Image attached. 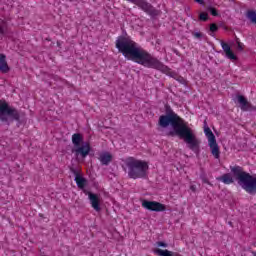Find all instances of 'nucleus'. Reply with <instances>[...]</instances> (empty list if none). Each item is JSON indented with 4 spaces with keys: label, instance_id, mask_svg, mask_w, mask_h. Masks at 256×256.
<instances>
[{
    "label": "nucleus",
    "instance_id": "obj_1",
    "mask_svg": "<svg viewBox=\"0 0 256 256\" xmlns=\"http://www.w3.org/2000/svg\"><path fill=\"white\" fill-rule=\"evenodd\" d=\"M164 115H161L158 120V126L161 129H167L169 125L172 127L171 130L166 132V137H179L184 143H186L188 149L193 151L196 155H199L201 151V140L197 138L195 132L189 124L181 118L177 113L171 109V106H166Z\"/></svg>",
    "mask_w": 256,
    "mask_h": 256
},
{
    "label": "nucleus",
    "instance_id": "obj_2",
    "mask_svg": "<svg viewBox=\"0 0 256 256\" xmlns=\"http://www.w3.org/2000/svg\"><path fill=\"white\" fill-rule=\"evenodd\" d=\"M116 49H118L119 53H122L125 59L134 61L138 65H143V67L150 69H157L158 71H167V66L153 57L149 52L137 46V43L129 36H119L116 40Z\"/></svg>",
    "mask_w": 256,
    "mask_h": 256
},
{
    "label": "nucleus",
    "instance_id": "obj_3",
    "mask_svg": "<svg viewBox=\"0 0 256 256\" xmlns=\"http://www.w3.org/2000/svg\"><path fill=\"white\" fill-rule=\"evenodd\" d=\"M125 165L128 168V177L130 179H146L149 164L146 161L139 160L134 157H128L125 160Z\"/></svg>",
    "mask_w": 256,
    "mask_h": 256
},
{
    "label": "nucleus",
    "instance_id": "obj_4",
    "mask_svg": "<svg viewBox=\"0 0 256 256\" xmlns=\"http://www.w3.org/2000/svg\"><path fill=\"white\" fill-rule=\"evenodd\" d=\"M25 117V113L21 112L17 108L9 105L7 101H0V121L2 123H6V125H11L13 121H17V123H21V119Z\"/></svg>",
    "mask_w": 256,
    "mask_h": 256
},
{
    "label": "nucleus",
    "instance_id": "obj_5",
    "mask_svg": "<svg viewBox=\"0 0 256 256\" xmlns=\"http://www.w3.org/2000/svg\"><path fill=\"white\" fill-rule=\"evenodd\" d=\"M128 1L140 7V9H142L144 13H147V15H150V17H158V15H161V10L155 9L153 5L149 4V2L145 0H128Z\"/></svg>",
    "mask_w": 256,
    "mask_h": 256
},
{
    "label": "nucleus",
    "instance_id": "obj_6",
    "mask_svg": "<svg viewBox=\"0 0 256 256\" xmlns=\"http://www.w3.org/2000/svg\"><path fill=\"white\" fill-rule=\"evenodd\" d=\"M142 207H144V209H147L148 211H155L156 213L167 210V207L164 204L149 200L142 201Z\"/></svg>",
    "mask_w": 256,
    "mask_h": 256
},
{
    "label": "nucleus",
    "instance_id": "obj_7",
    "mask_svg": "<svg viewBox=\"0 0 256 256\" xmlns=\"http://www.w3.org/2000/svg\"><path fill=\"white\" fill-rule=\"evenodd\" d=\"M90 152L91 144H89L88 142H85L82 146L76 147V149H72V153H75L76 157H79V155H81L83 159H85V157H87Z\"/></svg>",
    "mask_w": 256,
    "mask_h": 256
},
{
    "label": "nucleus",
    "instance_id": "obj_8",
    "mask_svg": "<svg viewBox=\"0 0 256 256\" xmlns=\"http://www.w3.org/2000/svg\"><path fill=\"white\" fill-rule=\"evenodd\" d=\"M85 195H88L89 201H90V205L92 206L94 211H101V205L99 203V195L93 193V192H89L87 190H84Z\"/></svg>",
    "mask_w": 256,
    "mask_h": 256
},
{
    "label": "nucleus",
    "instance_id": "obj_9",
    "mask_svg": "<svg viewBox=\"0 0 256 256\" xmlns=\"http://www.w3.org/2000/svg\"><path fill=\"white\" fill-rule=\"evenodd\" d=\"M220 43L227 59H230V61H237V56L233 53V50H231V46L224 41H221Z\"/></svg>",
    "mask_w": 256,
    "mask_h": 256
},
{
    "label": "nucleus",
    "instance_id": "obj_10",
    "mask_svg": "<svg viewBox=\"0 0 256 256\" xmlns=\"http://www.w3.org/2000/svg\"><path fill=\"white\" fill-rule=\"evenodd\" d=\"M237 102L240 105L241 111H251V109H253L251 103H249V101H247V98H245V96L243 95L237 96Z\"/></svg>",
    "mask_w": 256,
    "mask_h": 256
},
{
    "label": "nucleus",
    "instance_id": "obj_11",
    "mask_svg": "<svg viewBox=\"0 0 256 256\" xmlns=\"http://www.w3.org/2000/svg\"><path fill=\"white\" fill-rule=\"evenodd\" d=\"M210 147L211 154L215 159H219L221 157V151L219 150V144H217V139L208 142Z\"/></svg>",
    "mask_w": 256,
    "mask_h": 256
},
{
    "label": "nucleus",
    "instance_id": "obj_12",
    "mask_svg": "<svg viewBox=\"0 0 256 256\" xmlns=\"http://www.w3.org/2000/svg\"><path fill=\"white\" fill-rule=\"evenodd\" d=\"M0 71L1 73H9L11 71L9 64H7V56L1 53H0Z\"/></svg>",
    "mask_w": 256,
    "mask_h": 256
},
{
    "label": "nucleus",
    "instance_id": "obj_13",
    "mask_svg": "<svg viewBox=\"0 0 256 256\" xmlns=\"http://www.w3.org/2000/svg\"><path fill=\"white\" fill-rule=\"evenodd\" d=\"M99 161L101 165H109V163L113 161V155H111L109 152H103L99 156Z\"/></svg>",
    "mask_w": 256,
    "mask_h": 256
},
{
    "label": "nucleus",
    "instance_id": "obj_14",
    "mask_svg": "<svg viewBox=\"0 0 256 256\" xmlns=\"http://www.w3.org/2000/svg\"><path fill=\"white\" fill-rule=\"evenodd\" d=\"M154 253H155V255H159V256H181L177 252L169 251L167 249L163 250V249H159V248L155 249Z\"/></svg>",
    "mask_w": 256,
    "mask_h": 256
},
{
    "label": "nucleus",
    "instance_id": "obj_15",
    "mask_svg": "<svg viewBox=\"0 0 256 256\" xmlns=\"http://www.w3.org/2000/svg\"><path fill=\"white\" fill-rule=\"evenodd\" d=\"M74 181H76L78 189L85 190V187H87V179L82 175L75 177Z\"/></svg>",
    "mask_w": 256,
    "mask_h": 256
},
{
    "label": "nucleus",
    "instance_id": "obj_16",
    "mask_svg": "<svg viewBox=\"0 0 256 256\" xmlns=\"http://www.w3.org/2000/svg\"><path fill=\"white\" fill-rule=\"evenodd\" d=\"M217 181H222V183H224L225 185H231V183L235 182V180H233V177L229 173H226V174L218 177Z\"/></svg>",
    "mask_w": 256,
    "mask_h": 256
},
{
    "label": "nucleus",
    "instance_id": "obj_17",
    "mask_svg": "<svg viewBox=\"0 0 256 256\" xmlns=\"http://www.w3.org/2000/svg\"><path fill=\"white\" fill-rule=\"evenodd\" d=\"M72 143L74 147H79L81 146V143H83V135L80 133H75L72 135Z\"/></svg>",
    "mask_w": 256,
    "mask_h": 256
},
{
    "label": "nucleus",
    "instance_id": "obj_18",
    "mask_svg": "<svg viewBox=\"0 0 256 256\" xmlns=\"http://www.w3.org/2000/svg\"><path fill=\"white\" fill-rule=\"evenodd\" d=\"M204 133L208 138V143L216 140L215 134H213V131H211V128H209V126L204 127Z\"/></svg>",
    "mask_w": 256,
    "mask_h": 256
},
{
    "label": "nucleus",
    "instance_id": "obj_19",
    "mask_svg": "<svg viewBox=\"0 0 256 256\" xmlns=\"http://www.w3.org/2000/svg\"><path fill=\"white\" fill-rule=\"evenodd\" d=\"M207 11H209V13H211V15H213V17H219V12H217V9H215L212 6H209L207 8Z\"/></svg>",
    "mask_w": 256,
    "mask_h": 256
},
{
    "label": "nucleus",
    "instance_id": "obj_20",
    "mask_svg": "<svg viewBox=\"0 0 256 256\" xmlns=\"http://www.w3.org/2000/svg\"><path fill=\"white\" fill-rule=\"evenodd\" d=\"M199 21H209V14L207 13H200L199 14Z\"/></svg>",
    "mask_w": 256,
    "mask_h": 256
},
{
    "label": "nucleus",
    "instance_id": "obj_21",
    "mask_svg": "<svg viewBox=\"0 0 256 256\" xmlns=\"http://www.w3.org/2000/svg\"><path fill=\"white\" fill-rule=\"evenodd\" d=\"M5 29H7V23L2 22L0 25V35H5Z\"/></svg>",
    "mask_w": 256,
    "mask_h": 256
},
{
    "label": "nucleus",
    "instance_id": "obj_22",
    "mask_svg": "<svg viewBox=\"0 0 256 256\" xmlns=\"http://www.w3.org/2000/svg\"><path fill=\"white\" fill-rule=\"evenodd\" d=\"M210 31L212 33H216V31H219V26H217L215 23L210 24Z\"/></svg>",
    "mask_w": 256,
    "mask_h": 256
},
{
    "label": "nucleus",
    "instance_id": "obj_23",
    "mask_svg": "<svg viewBox=\"0 0 256 256\" xmlns=\"http://www.w3.org/2000/svg\"><path fill=\"white\" fill-rule=\"evenodd\" d=\"M70 172L75 175V177H80L81 175V172H79V170L73 168V167H70Z\"/></svg>",
    "mask_w": 256,
    "mask_h": 256
},
{
    "label": "nucleus",
    "instance_id": "obj_24",
    "mask_svg": "<svg viewBox=\"0 0 256 256\" xmlns=\"http://www.w3.org/2000/svg\"><path fill=\"white\" fill-rule=\"evenodd\" d=\"M157 247H168V244L163 241L156 242Z\"/></svg>",
    "mask_w": 256,
    "mask_h": 256
},
{
    "label": "nucleus",
    "instance_id": "obj_25",
    "mask_svg": "<svg viewBox=\"0 0 256 256\" xmlns=\"http://www.w3.org/2000/svg\"><path fill=\"white\" fill-rule=\"evenodd\" d=\"M202 182L203 183H207V185H211V182H209V180L207 179L206 175H202L201 176Z\"/></svg>",
    "mask_w": 256,
    "mask_h": 256
},
{
    "label": "nucleus",
    "instance_id": "obj_26",
    "mask_svg": "<svg viewBox=\"0 0 256 256\" xmlns=\"http://www.w3.org/2000/svg\"><path fill=\"white\" fill-rule=\"evenodd\" d=\"M194 37H196V39H202L203 38V33L196 32V33H194Z\"/></svg>",
    "mask_w": 256,
    "mask_h": 256
},
{
    "label": "nucleus",
    "instance_id": "obj_27",
    "mask_svg": "<svg viewBox=\"0 0 256 256\" xmlns=\"http://www.w3.org/2000/svg\"><path fill=\"white\" fill-rule=\"evenodd\" d=\"M237 50L238 51H243V44L239 41H237Z\"/></svg>",
    "mask_w": 256,
    "mask_h": 256
},
{
    "label": "nucleus",
    "instance_id": "obj_28",
    "mask_svg": "<svg viewBox=\"0 0 256 256\" xmlns=\"http://www.w3.org/2000/svg\"><path fill=\"white\" fill-rule=\"evenodd\" d=\"M191 191L195 193L197 191V187L195 185L190 186Z\"/></svg>",
    "mask_w": 256,
    "mask_h": 256
},
{
    "label": "nucleus",
    "instance_id": "obj_29",
    "mask_svg": "<svg viewBox=\"0 0 256 256\" xmlns=\"http://www.w3.org/2000/svg\"><path fill=\"white\" fill-rule=\"evenodd\" d=\"M173 53H175V55H178V57L181 56V53H179V52L177 51V49H173Z\"/></svg>",
    "mask_w": 256,
    "mask_h": 256
},
{
    "label": "nucleus",
    "instance_id": "obj_30",
    "mask_svg": "<svg viewBox=\"0 0 256 256\" xmlns=\"http://www.w3.org/2000/svg\"><path fill=\"white\" fill-rule=\"evenodd\" d=\"M196 3H199L200 5H203L205 3L203 0H194Z\"/></svg>",
    "mask_w": 256,
    "mask_h": 256
},
{
    "label": "nucleus",
    "instance_id": "obj_31",
    "mask_svg": "<svg viewBox=\"0 0 256 256\" xmlns=\"http://www.w3.org/2000/svg\"><path fill=\"white\" fill-rule=\"evenodd\" d=\"M57 47H61V42L57 41Z\"/></svg>",
    "mask_w": 256,
    "mask_h": 256
},
{
    "label": "nucleus",
    "instance_id": "obj_32",
    "mask_svg": "<svg viewBox=\"0 0 256 256\" xmlns=\"http://www.w3.org/2000/svg\"><path fill=\"white\" fill-rule=\"evenodd\" d=\"M252 255H253V256H256V252H252Z\"/></svg>",
    "mask_w": 256,
    "mask_h": 256
}]
</instances>
